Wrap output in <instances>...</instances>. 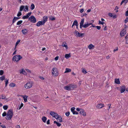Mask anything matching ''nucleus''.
<instances>
[{"instance_id": "obj_41", "label": "nucleus", "mask_w": 128, "mask_h": 128, "mask_svg": "<svg viewBox=\"0 0 128 128\" xmlns=\"http://www.w3.org/2000/svg\"><path fill=\"white\" fill-rule=\"evenodd\" d=\"M50 20H52V21H53V20H54L56 19V18L54 17H52L50 18Z\"/></svg>"}, {"instance_id": "obj_64", "label": "nucleus", "mask_w": 128, "mask_h": 128, "mask_svg": "<svg viewBox=\"0 0 128 128\" xmlns=\"http://www.w3.org/2000/svg\"><path fill=\"white\" fill-rule=\"evenodd\" d=\"M84 11V10L83 8L81 9L80 10V12L81 13H82Z\"/></svg>"}, {"instance_id": "obj_33", "label": "nucleus", "mask_w": 128, "mask_h": 128, "mask_svg": "<svg viewBox=\"0 0 128 128\" xmlns=\"http://www.w3.org/2000/svg\"><path fill=\"white\" fill-rule=\"evenodd\" d=\"M84 35V34L83 33H80L78 32V35L79 37H81L82 36H83Z\"/></svg>"}, {"instance_id": "obj_57", "label": "nucleus", "mask_w": 128, "mask_h": 128, "mask_svg": "<svg viewBox=\"0 0 128 128\" xmlns=\"http://www.w3.org/2000/svg\"><path fill=\"white\" fill-rule=\"evenodd\" d=\"M99 24L103 25L104 24V23L103 22H102L100 21L99 20Z\"/></svg>"}, {"instance_id": "obj_37", "label": "nucleus", "mask_w": 128, "mask_h": 128, "mask_svg": "<svg viewBox=\"0 0 128 128\" xmlns=\"http://www.w3.org/2000/svg\"><path fill=\"white\" fill-rule=\"evenodd\" d=\"M5 79V77L4 76L0 78V79L1 80L3 81Z\"/></svg>"}, {"instance_id": "obj_27", "label": "nucleus", "mask_w": 128, "mask_h": 128, "mask_svg": "<svg viewBox=\"0 0 128 128\" xmlns=\"http://www.w3.org/2000/svg\"><path fill=\"white\" fill-rule=\"evenodd\" d=\"M55 113L56 112H54L51 111L50 113V114L53 117H54L55 116L54 115Z\"/></svg>"}, {"instance_id": "obj_8", "label": "nucleus", "mask_w": 128, "mask_h": 128, "mask_svg": "<svg viewBox=\"0 0 128 128\" xmlns=\"http://www.w3.org/2000/svg\"><path fill=\"white\" fill-rule=\"evenodd\" d=\"M104 104H100L97 105L96 106V108H97L100 109L102 108L103 107H104Z\"/></svg>"}, {"instance_id": "obj_16", "label": "nucleus", "mask_w": 128, "mask_h": 128, "mask_svg": "<svg viewBox=\"0 0 128 128\" xmlns=\"http://www.w3.org/2000/svg\"><path fill=\"white\" fill-rule=\"evenodd\" d=\"M94 46L92 44H90L89 46H88V48L90 49H93L94 48Z\"/></svg>"}, {"instance_id": "obj_2", "label": "nucleus", "mask_w": 128, "mask_h": 128, "mask_svg": "<svg viewBox=\"0 0 128 128\" xmlns=\"http://www.w3.org/2000/svg\"><path fill=\"white\" fill-rule=\"evenodd\" d=\"M22 58V57L20 55H17L14 56L13 58V60L14 62H18Z\"/></svg>"}, {"instance_id": "obj_17", "label": "nucleus", "mask_w": 128, "mask_h": 128, "mask_svg": "<svg viewBox=\"0 0 128 128\" xmlns=\"http://www.w3.org/2000/svg\"><path fill=\"white\" fill-rule=\"evenodd\" d=\"M78 24V23L77 20H75L74 21L73 23V24L72 26V28L73 26L74 25L76 26Z\"/></svg>"}, {"instance_id": "obj_45", "label": "nucleus", "mask_w": 128, "mask_h": 128, "mask_svg": "<svg viewBox=\"0 0 128 128\" xmlns=\"http://www.w3.org/2000/svg\"><path fill=\"white\" fill-rule=\"evenodd\" d=\"M4 73V71L2 70H0V75H2Z\"/></svg>"}, {"instance_id": "obj_11", "label": "nucleus", "mask_w": 128, "mask_h": 128, "mask_svg": "<svg viewBox=\"0 0 128 128\" xmlns=\"http://www.w3.org/2000/svg\"><path fill=\"white\" fill-rule=\"evenodd\" d=\"M44 24L42 21H39L36 24V26H39L41 25H43Z\"/></svg>"}, {"instance_id": "obj_20", "label": "nucleus", "mask_w": 128, "mask_h": 128, "mask_svg": "<svg viewBox=\"0 0 128 128\" xmlns=\"http://www.w3.org/2000/svg\"><path fill=\"white\" fill-rule=\"evenodd\" d=\"M65 71L64 72V73H68L70 72H71V70L70 68H66L65 69Z\"/></svg>"}, {"instance_id": "obj_21", "label": "nucleus", "mask_w": 128, "mask_h": 128, "mask_svg": "<svg viewBox=\"0 0 128 128\" xmlns=\"http://www.w3.org/2000/svg\"><path fill=\"white\" fill-rule=\"evenodd\" d=\"M71 90L76 87V86L75 84H71L69 85Z\"/></svg>"}, {"instance_id": "obj_10", "label": "nucleus", "mask_w": 128, "mask_h": 128, "mask_svg": "<svg viewBox=\"0 0 128 128\" xmlns=\"http://www.w3.org/2000/svg\"><path fill=\"white\" fill-rule=\"evenodd\" d=\"M84 21V19L82 18V19L80 23V28H82V26L83 25Z\"/></svg>"}, {"instance_id": "obj_61", "label": "nucleus", "mask_w": 128, "mask_h": 128, "mask_svg": "<svg viewBox=\"0 0 128 128\" xmlns=\"http://www.w3.org/2000/svg\"><path fill=\"white\" fill-rule=\"evenodd\" d=\"M1 127H2V128H6V126L3 124L0 126Z\"/></svg>"}, {"instance_id": "obj_55", "label": "nucleus", "mask_w": 128, "mask_h": 128, "mask_svg": "<svg viewBox=\"0 0 128 128\" xmlns=\"http://www.w3.org/2000/svg\"><path fill=\"white\" fill-rule=\"evenodd\" d=\"M82 110V109L80 108H77L76 109V110L78 112H80L81 110Z\"/></svg>"}, {"instance_id": "obj_32", "label": "nucleus", "mask_w": 128, "mask_h": 128, "mask_svg": "<svg viewBox=\"0 0 128 128\" xmlns=\"http://www.w3.org/2000/svg\"><path fill=\"white\" fill-rule=\"evenodd\" d=\"M5 87H6L8 84V79L6 80V79H5Z\"/></svg>"}, {"instance_id": "obj_13", "label": "nucleus", "mask_w": 128, "mask_h": 128, "mask_svg": "<svg viewBox=\"0 0 128 128\" xmlns=\"http://www.w3.org/2000/svg\"><path fill=\"white\" fill-rule=\"evenodd\" d=\"M43 21H42L44 24L47 21L48 18L46 16H45L43 18Z\"/></svg>"}, {"instance_id": "obj_39", "label": "nucleus", "mask_w": 128, "mask_h": 128, "mask_svg": "<svg viewBox=\"0 0 128 128\" xmlns=\"http://www.w3.org/2000/svg\"><path fill=\"white\" fill-rule=\"evenodd\" d=\"M32 13V12H29L28 13H27L26 14V16H27L28 17V18L29 17V16Z\"/></svg>"}, {"instance_id": "obj_36", "label": "nucleus", "mask_w": 128, "mask_h": 128, "mask_svg": "<svg viewBox=\"0 0 128 128\" xmlns=\"http://www.w3.org/2000/svg\"><path fill=\"white\" fill-rule=\"evenodd\" d=\"M22 14V13L21 11H19L18 12V13L17 14V16L18 17H19Z\"/></svg>"}, {"instance_id": "obj_23", "label": "nucleus", "mask_w": 128, "mask_h": 128, "mask_svg": "<svg viewBox=\"0 0 128 128\" xmlns=\"http://www.w3.org/2000/svg\"><path fill=\"white\" fill-rule=\"evenodd\" d=\"M88 27V22H85L84 24L82 26V27L86 28Z\"/></svg>"}, {"instance_id": "obj_6", "label": "nucleus", "mask_w": 128, "mask_h": 128, "mask_svg": "<svg viewBox=\"0 0 128 128\" xmlns=\"http://www.w3.org/2000/svg\"><path fill=\"white\" fill-rule=\"evenodd\" d=\"M32 86V84L30 82L27 83L24 86V87L26 89L29 88Z\"/></svg>"}, {"instance_id": "obj_12", "label": "nucleus", "mask_w": 128, "mask_h": 128, "mask_svg": "<svg viewBox=\"0 0 128 128\" xmlns=\"http://www.w3.org/2000/svg\"><path fill=\"white\" fill-rule=\"evenodd\" d=\"M28 31L27 29L24 28L22 30V32L23 34L24 35H26L28 32Z\"/></svg>"}, {"instance_id": "obj_50", "label": "nucleus", "mask_w": 128, "mask_h": 128, "mask_svg": "<svg viewBox=\"0 0 128 128\" xmlns=\"http://www.w3.org/2000/svg\"><path fill=\"white\" fill-rule=\"evenodd\" d=\"M54 116H55V117H54L56 119V118L58 116V115L57 113H56L54 114Z\"/></svg>"}, {"instance_id": "obj_51", "label": "nucleus", "mask_w": 128, "mask_h": 128, "mask_svg": "<svg viewBox=\"0 0 128 128\" xmlns=\"http://www.w3.org/2000/svg\"><path fill=\"white\" fill-rule=\"evenodd\" d=\"M118 6H116V7L115 9V10H116V12H118Z\"/></svg>"}, {"instance_id": "obj_47", "label": "nucleus", "mask_w": 128, "mask_h": 128, "mask_svg": "<svg viewBox=\"0 0 128 128\" xmlns=\"http://www.w3.org/2000/svg\"><path fill=\"white\" fill-rule=\"evenodd\" d=\"M6 113L5 112H4L2 114V115L3 117L5 116H6Z\"/></svg>"}, {"instance_id": "obj_46", "label": "nucleus", "mask_w": 128, "mask_h": 128, "mask_svg": "<svg viewBox=\"0 0 128 128\" xmlns=\"http://www.w3.org/2000/svg\"><path fill=\"white\" fill-rule=\"evenodd\" d=\"M70 114V112H68L66 113L65 115L67 116H69Z\"/></svg>"}, {"instance_id": "obj_58", "label": "nucleus", "mask_w": 128, "mask_h": 128, "mask_svg": "<svg viewBox=\"0 0 128 128\" xmlns=\"http://www.w3.org/2000/svg\"><path fill=\"white\" fill-rule=\"evenodd\" d=\"M112 17L113 18L115 19L116 18L117 16L116 14H114V15H113V14L112 16Z\"/></svg>"}, {"instance_id": "obj_5", "label": "nucleus", "mask_w": 128, "mask_h": 128, "mask_svg": "<svg viewBox=\"0 0 128 128\" xmlns=\"http://www.w3.org/2000/svg\"><path fill=\"white\" fill-rule=\"evenodd\" d=\"M126 29H123V30L121 31L120 33V36H124V35L126 34Z\"/></svg>"}, {"instance_id": "obj_26", "label": "nucleus", "mask_w": 128, "mask_h": 128, "mask_svg": "<svg viewBox=\"0 0 128 128\" xmlns=\"http://www.w3.org/2000/svg\"><path fill=\"white\" fill-rule=\"evenodd\" d=\"M24 8L25 6L23 5L21 6L19 10L20 11L22 12L23 9H24Z\"/></svg>"}, {"instance_id": "obj_52", "label": "nucleus", "mask_w": 128, "mask_h": 128, "mask_svg": "<svg viewBox=\"0 0 128 128\" xmlns=\"http://www.w3.org/2000/svg\"><path fill=\"white\" fill-rule=\"evenodd\" d=\"M128 22V18L127 17L126 19L124 20V22L125 23H126Z\"/></svg>"}, {"instance_id": "obj_25", "label": "nucleus", "mask_w": 128, "mask_h": 128, "mask_svg": "<svg viewBox=\"0 0 128 128\" xmlns=\"http://www.w3.org/2000/svg\"><path fill=\"white\" fill-rule=\"evenodd\" d=\"M54 124H56L57 126L58 127L60 126L61 125V124L60 123L57 122L56 121H54Z\"/></svg>"}, {"instance_id": "obj_48", "label": "nucleus", "mask_w": 128, "mask_h": 128, "mask_svg": "<svg viewBox=\"0 0 128 128\" xmlns=\"http://www.w3.org/2000/svg\"><path fill=\"white\" fill-rule=\"evenodd\" d=\"M22 18L23 19H26L28 18L27 16H24L22 17Z\"/></svg>"}, {"instance_id": "obj_9", "label": "nucleus", "mask_w": 128, "mask_h": 128, "mask_svg": "<svg viewBox=\"0 0 128 128\" xmlns=\"http://www.w3.org/2000/svg\"><path fill=\"white\" fill-rule=\"evenodd\" d=\"M81 115H83V116H85L86 115V114L85 112L83 109H82L79 113Z\"/></svg>"}, {"instance_id": "obj_14", "label": "nucleus", "mask_w": 128, "mask_h": 128, "mask_svg": "<svg viewBox=\"0 0 128 128\" xmlns=\"http://www.w3.org/2000/svg\"><path fill=\"white\" fill-rule=\"evenodd\" d=\"M62 46L65 47L66 49H67L68 48L67 44L65 42H63L62 45Z\"/></svg>"}, {"instance_id": "obj_44", "label": "nucleus", "mask_w": 128, "mask_h": 128, "mask_svg": "<svg viewBox=\"0 0 128 128\" xmlns=\"http://www.w3.org/2000/svg\"><path fill=\"white\" fill-rule=\"evenodd\" d=\"M72 113L73 114H78V112L75 110L72 112Z\"/></svg>"}, {"instance_id": "obj_59", "label": "nucleus", "mask_w": 128, "mask_h": 128, "mask_svg": "<svg viewBox=\"0 0 128 128\" xmlns=\"http://www.w3.org/2000/svg\"><path fill=\"white\" fill-rule=\"evenodd\" d=\"M20 40H18L17 42H16V45H17L20 42Z\"/></svg>"}, {"instance_id": "obj_28", "label": "nucleus", "mask_w": 128, "mask_h": 128, "mask_svg": "<svg viewBox=\"0 0 128 128\" xmlns=\"http://www.w3.org/2000/svg\"><path fill=\"white\" fill-rule=\"evenodd\" d=\"M23 104L22 103L21 105H19L18 106V108H17V110H19L20 109L22 108L23 106Z\"/></svg>"}, {"instance_id": "obj_31", "label": "nucleus", "mask_w": 128, "mask_h": 128, "mask_svg": "<svg viewBox=\"0 0 128 128\" xmlns=\"http://www.w3.org/2000/svg\"><path fill=\"white\" fill-rule=\"evenodd\" d=\"M35 8V6L33 4H32L30 6V9L31 10H33Z\"/></svg>"}, {"instance_id": "obj_53", "label": "nucleus", "mask_w": 128, "mask_h": 128, "mask_svg": "<svg viewBox=\"0 0 128 128\" xmlns=\"http://www.w3.org/2000/svg\"><path fill=\"white\" fill-rule=\"evenodd\" d=\"M95 28H96L98 30H100L101 28V27L100 26H96Z\"/></svg>"}, {"instance_id": "obj_60", "label": "nucleus", "mask_w": 128, "mask_h": 128, "mask_svg": "<svg viewBox=\"0 0 128 128\" xmlns=\"http://www.w3.org/2000/svg\"><path fill=\"white\" fill-rule=\"evenodd\" d=\"M26 71H27V72L29 73H31V71L27 69H26Z\"/></svg>"}, {"instance_id": "obj_49", "label": "nucleus", "mask_w": 128, "mask_h": 128, "mask_svg": "<svg viewBox=\"0 0 128 128\" xmlns=\"http://www.w3.org/2000/svg\"><path fill=\"white\" fill-rule=\"evenodd\" d=\"M87 15V14L86 13H85L84 14H82L81 15V16L82 17H83L84 16H86H86Z\"/></svg>"}, {"instance_id": "obj_42", "label": "nucleus", "mask_w": 128, "mask_h": 128, "mask_svg": "<svg viewBox=\"0 0 128 128\" xmlns=\"http://www.w3.org/2000/svg\"><path fill=\"white\" fill-rule=\"evenodd\" d=\"M75 109V108L74 107H72V108H71L70 109L71 111L72 112L75 110H74Z\"/></svg>"}, {"instance_id": "obj_4", "label": "nucleus", "mask_w": 128, "mask_h": 128, "mask_svg": "<svg viewBox=\"0 0 128 128\" xmlns=\"http://www.w3.org/2000/svg\"><path fill=\"white\" fill-rule=\"evenodd\" d=\"M28 20L33 23H35L36 22V19L33 16H31L28 18Z\"/></svg>"}, {"instance_id": "obj_35", "label": "nucleus", "mask_w": 128, "mask_h": 128, "mask_svg": "<svg viewBox=\"0 0 128 128\" xmlns=\"http://www.w3.org/2000/svg\"><path fill=\"white\" fill-rule=\"evenodd\" d=\"M22 20H20L18 21L16 23V25H18L20 24H21L22 23Z\"/></svg>"}, {"instance_id": "obj_19", "label": "nucleus", "mask_w": 128, "mask_h": 128, "mask_svg": "<svg viewBox=\"0 0 128 128\" xmlns=\"http://www.w3.org/2000/svg\"><path fill=\"white\" fill-rule=\"evenodd\" d=\"M24 100L25 102H27V98L28 96L26 95L23 96Z\"/></svg>"}, {"instance_id": "obj_22", "label": "nucleus", "mask_w": 128, "mask_h": 128, "mask_svg": "<svg viewBox=\"0 0 128 128\" xmlns=\"http://www.w3.org/2000/svg\"><path fill=\"white\" fill-rule=\"evenodd\" d=\"M42 121L44 122H46V120H47V118L46 117L43 116L42 117Z\"/></svg>"}, {"instance_id": "obj_1", "label": "nucleus", "mask_w": 128, "mask_h": 128, "mask_svg": "<svg viewBox=\"0 0 128 128\" xmlns=\"http://www.w3.org/2000/svg\"><path fill=\"white\" fill-rule=\"evenodd\" d=\"M13 115V113L12 111L11 110H10L8 112L6 118L7 120H10L12 118Z\"/></svg>"}, {"instance_id": "obj_15", "label": "nucleus", "mask_w": 128, "mask_h": 128, "mask_svg": "<svg viewBox=\"0 0 128 128\" xmlns=\"http://www.w3.org/2000/svg\"><path fill=\"white\" fill-rule=\"evenodd\" d=\"M114 82L115 83L118 84H119L120 83V81L119 79H115L114 80Z\"/></svg>"}, {"instance_id": "obj_43", "label": "nucleus", "mask_w": 128, "mask_h": 128, "mask_svg": "<svg viewBox=\"0 0 128 128\" xmlns=\"http://www.w3.org/2000/svg\"><path fill=\"white\" fill-rule=\"evenodd\" d=\"M16 18L15 17H14V18L13 19V20H12V24L14 23L16 21Z\"/></svg>"}, {"instance_id": "obj_7", "label": "nucleus", "mask_w": 128, "mask_h": 128, "mask_svg": "<svg viewBox=\"0 0 128 128\" xmlns=\"http://www.w3.org/2000/svg\"><path fill=\"white\" fill-rule=\"evenodd\" d=\"M120 90V93H122L124 92L125 90L126 86H121Z\"/></svg>"}, {"instance_id": "obj_40", "label": "nucleus", "mask_w": 128, "mask_h": 128, "mask_svg": "<svg viewBox=\"0 0 128 128\" xmlns=\"http://www.w3.org/2000/svg\"><path fill=\"white\" fill-rule=\"evenodd\" d=\"M82 72L84 73V74H86L87 73V72L86 71V69H83L82 70Z\"/></svg>"}, {"instance_id": "obj_63", "label": "nucleus", "mask_w": 128, "mask_h": 128, "mask_svg": "<svg viewBox=\"0 0 128 128\" xmlns=\"http://www.w3.org/2000/svg\"><path fill=\"white\" fill-rule=\"evenodd\" d=\"M125 15L126 16H128V10L126 12H125Z\"/></svg>"}, {"instance_id": "obj_30", "label": "nucleus", "mask_w": 128, "mask_h": 128, "mask_svg": "<svg viewBox=\"0 0 128 128\" xmlns=\"http://www.w3.org/2000/svg\"><path fill=\"white\" fill-rule=\"evenodd\" d=\"M25 8L24 9V10L25 12H27L28 10V7L27 6H25Z\"/></svg>"}, {"instance_id": "obj_29", "label": "nucleus", "mask_w": 128, "mask_h": 128, "mask_svg": "<svg viewBox=\"0 0 128 128\" xmlns=\"http://www.w3.org/2000/svg\"><path fill=\"white\" fill-rule=\"evenodd\" d=\"M1 96L2 97V99L5 100H7V98H6V97L4 94H2Z\"/></svg>"}, {"instance_id": "obj_3", "label": "nucleus", "mask_w": 128, "mask_h": 128, "mask_svg": "<svg viewBox=\"0 0 128 128\" xmlns=\"http://www.w3.org/2000/svg\"><path fill=\"white\" fill-rule=\"evenodd\" d=\"M52 73L53 75L57 76L58 74V72L57 69L56 68H53L52 70Z\"/></svg>"}, {"instance_id": "obj_54", "label": "nucleus", "mask_w": 128, "mask_h": 128, "mask_svg": "<svg viewBox=\"0 0 128 128\" xmlns=\"http://www.w3.org/2000/svg\"><path fill=\"white\" fill-rule=\"evenodd\" d=\"M57 119L58 120V121L60 122H62V118H58Z\"/></svg>"}, {"instance_id": "obj_38", "label": "nucleus", "mask_w": 128, "mask_h": 128, "mask_svg": "<svg viewBox=\"0 0 128 128\" xmlns=\"http://www.w3.org/2000/svg\"><path fill=\"white\" fill-rule=\"evenodd\" d=\"M8 106L7 105H5L3 106V108L5 110H6L8 108Z\"/></svg>"}, {"instance_id": "obj_24", "label": "nucleus", "mask_w": 128, "mask_h": 128, "mask_svg": "<svg viewBox=\"0 0 128 128\" xmlns=\"http://www.w3.org/2000/svg\"><path fill=\"white\" fill-rule=\"evenodd\" d=\"M70 56V54H66L65 55V57L67 59H68Z\"/></svg>"}, {"instance_id": "obj_34", "label": "nucleus", "mask_w": 128, "mask_h": 128, "mask_svg": "<svg viewBox=\"0 0 128 128\" xmlns=\"http://www.w3.org/2000/svg\"><path fill=\"white\" fill-rule=\"evenodd\" d=\"M10 86L11 87H14L16 85V84L14 83H11L10 84Z\"/></svg>"}, {"instance_id": "obj_62", "label": "nucleus", "mask_w": 128, "mask_h": 128, "mask_svg": "<svg viewBox=\"0 0 128 128\" xmlns=\"http://www.w3.org/2000/svg\"><path fill=\"white\" fill-rule=\"evenodd\" d=\"M25 72H25V71L23 69H22V71L20 72V73H22L23 74H24V72L25 73Z\"/></svg>"}, {"instance_id": "obj_56", "label": "nucleus", "mask_w": 128, "mask_h": 128, "mask_svg": "<svg viewBox=\"0 0 128 128\" xmlns=\"http://www.w3.org/2000/svg\"><path fill=\"white\" fill-rule=\"evenodd\" d=\"M108 15L111 17H112V16L113 14L111 13H109L108 14Z\"/></svg>"}, {"instance_id": "obj_18", "label": "nucleus", "mask_w": 128, "mask_h": 128, "mask_svg": "<svg viewBox=\"0 0 128 128\" xmlns=\"http://www.w3.org/2000/svg\"><path fill=\"white\" fill-rule=\"evenodd\" d=\"M64 89L65 90H71V89L70 88V85L68 86H65L64 87Z\"/></svg>"}]
</instances>
